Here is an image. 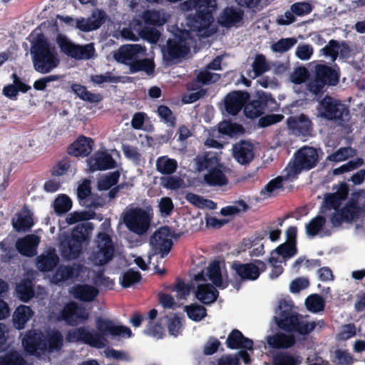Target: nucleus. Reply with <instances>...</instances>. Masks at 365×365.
<instances>
[{
	"label": "nucleus",
	"instance_id": "45",
	"mask_svg": "<svg viewBox=\"0 0 365 365\" xmlns=\"http://www.w3.org/2000/svg\"><path fill=\"white\" fill-rule=\"evenodd\" d=\"M185 198L190 203L201 208L215 210L217 207L216 204L213 201L205 199L204 197L194 193H187Z\"/></svg>",
	"mask_w": 365,
	"mask_h": 365
},
{
	"label": "nucleus",
	"instance_id": "21",
	"mask_svg": "<svg viewBox=\"0 0 365 365\" xmlns=\"http://www.w3.org/2000/svg\"><path fill=\"white\" fill-rule=\"evenodd\" d=\"M87 163L91 171L110 169L115 165L111 155L106 151L96 152L87 160Z\"/></svg>",
	"mask_w": 365,
	"mask_h": 365
},
{
	"label": "nucleus",
	"instance_id": "57",
	"mask_svg": "<svg viewBox=\"0 0 365 365\" xmlns=\"http://www.w3.org/2000/svg\"><path fill=\"white\" fill-rule=\"evenodd\" d=\"M244 112L246 116L255 118L263 113V107L259 101H252L245 107Z\"/></svg>",
	"mask_w": 365,
	"mask_h": 365
},
{
	"label": "nucleus",
	"instance_id": "22",
	"mask_svg": "<svg viewBox=\"0 0 365 365\" xmlns=\"http://www.w3.org/2000/svg\"><path fill=\"white\" fill-rule=\"evenodd\" d=\"M232 155L241 165L249 163L253 160L255 155L252 144L248 141H240L233 146Z\"/></svg>",
	"mask_w": 365,
	"mask_h": 365
},
{
	"label": "nucleus",
	"instance_id": "59",
	"mask_svg": "<svg viewBox=\"0 0 365 365\" xmlns=\"http://www.w3.org/2000/svg\"><path fill=\"white\" fill-rule=\"evenodd\" d=\"M289 124L302 133H307L310 128V122L304 115L299 116L297 119L290 118L289 120Z\"/></svg>",
	"mask_w": 365,
	"mask_h": 365
},
{
	"label": "nucleus",
	"instance_id": "34",
	"mask_svg": "<svg viewBox=\"0 0 365 365\" xmlns=\"http://www.w3.org/2000/svg\"><path fill=\"white\" fill-rule=\"evenodd\" d=\"M98 290L91 285L82 284L73 287L71 293L73 297L82 301H92L98 294Z\"/></svg>",
	"mask_w": 365,
	"mask_h": 365
},
{
	"label": "nucleus",
	"instance_id": "27",
	"mask_svg": "<svg viewBox=\"0 0 365 365\" xmlns=\"http://www.w3.org/2000/svg\"><path fill=\"white\" fill-rule=\"evenodd\" d=\"M58 259L56 251L53 249H48L38 257L36 267L41 272H48L57 264Z\"/></svg>",
	"mask_w": 365,
	"mask_h": 365
},
{
	"label": "nucleus",
	"instance_id": "30",
	"mask_svg": "<svg viewBox=\"0 0 365 365\" xmlns=\"http://www.w3.org/2000/svg\"><path fill=\"white\" fill-rule=\"evenodd\" d=\"M296 254V246L294 244L284 242L273 250L270 255L272 256V262H277L279 259L285 263L287 259L294 257Z\"/></svg>",
	"mask_w": 365,
	"mask_h": 365
},
{
	"label": "nucleus",
	"instance_id": "55",
	"mask_svg": "<svg viewBox=\"0 0 365 365\" xmlns=\"http://www.w3.org/2000/svg\"><path fill=\"white\" fill-rule=\"evenodd\" d=\"M307 309L312 312H317L323 309L324 303L321 296L312 294L305 301Z\"/></svg>",
	"mask_w": 365,
	"mask_h": 365
},
{
	"label": "nucleus",
	"instance_id": "62",
	"mask_svg": "<svg viewBox=\"0 0 365 365\" xmlns=\"http://www.w3.org/2000/svg\"><path fill=\"white\" fill-rule=\"evenodd\" d=\"M145 333L156 339H161L165 334V331L161 325L151 321L145 329Z\"/></svg>",
	"mask_w": 365,
	"mask_h": 365
},
{
	"label": "nucleus",
	"instance_id": "51",
	"mask_svg": "<svg viewBox=\"0 0 365 365\" xmlns=\"http://www.w3.org/2000/svg\"><path fill=\"white\" fill-rule=\"evenodd\" d=\"M187 317L193 321H200L206 316L205 309L200 305L194 304L185 307Z\"/></svg>",
	"mask_w": 365,
	"mask_h": 365
},
{
	"label": "nucleus",
	"instance_id": "8",
	"mask_svg": "<svg viewBox=\"0 0 365 365\" xmlns=\"http://www.w3.org/2000/svg\"><path fill=\"white\" fill-rule=\"evenodd\" d=\"M199 170H207L203 180L209 186H224L228 182L226 168L220 163L217 153H207L198 160Z\"/></svg>",
	"mask_w": 365,
	"mask_h": 365
},
{
	"label": "nucleus",
	"instance_id": "42",
	"mask_svg": "<svg viewBox=\"0 0 365 365\" xmlns=\"http://www.w3.org/2000/svg\"><path fill=\"white\" fill-rule=\"evenodd\" d=\"M240 19L241 14L240 11L232 8H227L220 16V22L226 26H231Z\"/></svg>",
	"mask_w": 365,
	"mask_h": 365
},
{
	"label": "nucleus",
	"instance_id": "4",
	"mask_svg": "<svg viewBox=\"0 0 365 365\" xmlns=\"http://www.w3.org/2000/svg\"><path fill=\"white\" fill-rule=\"evenodd\" d=\"M31 56L34 68L41 74L51 72L60 63L58 54L39 31H34L31 36Z\"/></svg>",
	"mask_w": 365,
	"mask_h": 365
},
{
	"label": "nucleus",
	"instance_id": "39",
	"mask_svg": "<svg viewBox=\"0 0 365 365\" xmlns=\"http://www.w3.org/2000/svg\"><path fill=\"white\" fill-rule=\"evenodd\" d=\"M282 188V178H277L270 180L260 191L262 199L271 197L278 194Z\"/></svg>",
	"mask_w": 365,
	"mask_h": 365
},
{
	"label": "nucleus",
	"instance_id": "3",
	"mask_svg": "<svg viewBox=\"0 0 365 365\" xmlns=\"http://www.w3.org/2000/svg\"><path fill=\"white\" fill-rule=\"evenodd\" d=\"M348 194V187L345 184H340L336 192L325 196L321 212L329 217L333 226L336 227L344 222L354 220L358 215L359 208L355 201L344 203Z\"/></svg>",
	"mask_w": 365,
	"mask_h": 365
},
{
	"label": "nucleus",
	"instance_id": "16",
	"mask_svg": "<svg viewBox=\"0 0 365 365\" xmlns=\"http://www.w3.org/2000/svg\"><path fill=\"white\" fill-rule=\"evenodd\" d=\"M173 235L167 227H163L155 231L150 237V245L154 250L153 255L160 253L163 258L170 250Z\"/></svg>",
	"mask_w": 365,
	"mask_h": 365
},
{
	"label": "nucleus",
	"instance_id": "58",
	"mask_svg": "<svg viewBox=\"0 0 365 365\" xmlns=\"http://www.w3.org/2000/svg\"><path fill=\"white\" fill-rule=\"evenodd\" d=\"M297 43L294 38H282L271 46L273 52L283 53L287 51Z\"/></svg>",
	"mask_w": 365,
	"mask_h": 365
},
{
	"label": "nucleus",
	"instance_id": "49",
	"mask_svg": "<svg viewBox=\"0 0 365 365\" xmlns=\"http://www.w3.org/2000/svg\"><path fill=\"white\" fill-rule=\"evenodd\" d=\"M218 129L220 133L230 137H233L243 133V129L240 125L226 121L220 123Z\"/></svg>",
	"mask_w": 365,
	"mask_h": 365
},
{
	"label": "nucleus",
	"instance_id": "52",
	"mask_svg": "<svg viewBox=\"0 0 365 365\" xmlns=\"http://www.w3.org/2000/svg\"><path fill=\"white\" fill-rule=\"evenodd\" d=\"M325 219L322 216L314 217L305 225L306 233L309 236H315L325 224Z\"/></svg>",
	"mask_w": 365,
	"mask_h": 365
},
{
	"label": "nucleus",
	"instance_id": "48",
	"mask_svg": "<svg viewBox=\"0 0 365 365\" xmlns=\"http://www.w3.org/2000/svg\"><path fill=\"white\" fill-rule=\"evenodd\" d=\"M134 24H135V21H134L132 24H131V26L133 28V29L139 33V34L140 35V36L148 41V42H150V43H156L159 38H160V32L155 29H143V30H140V28H136L135 26L134 25Z\"/></svg>",
	"mask_w": 365,
	"mask_h": 365
},
{
	"label": "nucleus",
	"instance_id": "54",
	"mask_svg": "<svg viewBox=\"0 0 365 365\" xmlns=\"http://www.w3.org/2000/svg\"><path fill=\"white\" fill-rule=\"evenodd\" d=\"M356 155V152L351 148H343L329 155L327 160L334 162H341Z\"/></svg>",
	"mask_w": 365,
	"mask_h": 365
},
{
	"label": "nucleus",
	"instance_id": "38",
	"mask_svg": "<svg viewBox=\"0 0 365 365\" xmlns=\"http://www.w3.org/2000/svg\"><path fill=\"white\" fill-rule=\"evenodd\" d=\"M96 216L95 212L91 210V207H89L88 210L71 212L67 215L66 221L68 224L73 225L78 222L93 219Z\"/></svg>",
	"mask_w": 365,
	"mask_h": 365
},
{
	"label": "nucleus",
	"instance_id": "1",
	"mask_svg": "<svg viewBox=\"0 0 365 365\" xmlns=\"http://www.w3.org/2000/svg\"><path fill=\"white\" fill-rule=\"evenodd\" d=\"M95 326L96 331L85 327L72 329L67 333V341L83 342L92 347L101 349L108 345V336L120 340L130 338L133 336L130 328L116 324L109 319L99 317L96 319Z\"/></svg>",
	"mask_w": 365,
	"mask_h": 365
},
{
	"label": "nucleus",
	"instance_id": "2",
	"mask_svg": "<svg viewBox=\"0 0 365 365\" xmlns=\"http://www.w3.org/2000/svg\"><path fill=\"white\" fill-rule=\"evenodd\" d=\"M222 263L212 262L205 270L195 274L191 281V287L195 289V295L197 300L205 304L215 302L218 292L215 287L225 288L227 287V276L223 272Z\"/></svg>",
	"mask_w": 365,
	"mask_h": 365
},
{
	"label": "nucleus",
	"instance_id": "7",
	"mask_svg": "<svg viewBox=\"0 0 365 365\" xmlns=\"http://www.w3.org/2000/svg\"><path fill=\"white\" fill-rule=\"evenodd\" d=\"M63 342L62 336L56 331H48L46 335L36 330L27 331L22 337V345L26 351L34 354L38 350L53 351L59 349Z\"/></svg>",
	"mask_w": 365,
	"mask_h": 365
},
{
	"label": "nucleus",
	"instance_id": "35",
	"mask_svg": "<svg viewBox=\"0 0 365 365\" xmlns=\"http://www.w3.org/2000/svg\"><path fill=\"white\" fill-rule=\"evenodd\" d=\"M13 83L6 86L3 88V94L9 98H15L18 92L26 93L31 89V86L24 83L16 76L14 73L12 75Z\"/></svg>",
	"mask_w": 365,
	"mask_h": 365
},
{
	"label": "nucleus",
	"instance_id": "11",
	"mask_svg": "<svg viewBox=\"0 0 365 365\" xmlns=\"http://www.w3.org/2000/svg\"><path fill=\"white\" fill-rule=\"evenodd\" d=\"M123 222L129 230L142 235L150 226V214L141 208H128L122 214Z\"/></svg>",
	"mask_w": 365,
	"mask_h": 365
},
{
	"label": "nucleus",
	"instance_id": "6",
	"mask_svg": "<svg viewBox=\"0 0 365 365\" xmlns=\"http://www.w3.org/2000/svg\"><path fill=\"white\" fill-rule=\"evenodd\" d=\"M217 6L215 0H187L181 5L183 11L195 10L198 16L189 26L193 31L200 33V36H210L215 32L212 26L214 19L211 15Z\"/></svg>",
	"mask_w": 365,
	"mask_h": 365
},
{
	"label": "nucleus",
	"instance_id": "63",
	"mask_svg": "<svg viewBox=\"0 0 365 365\" xmlns=\"http://www.w3.org/2000/svg\"><path fill=\"white\" fill-rule=\"evenodd\" d=\"M313 54V48L308 44H299L296 48L295 55L302 61L309 60Z\"/></svg>",
	"mask_w": 365,
	"mask_h": 365
},
{
	"label": "nucleus",
	"instance_id": "24",
	"mask_svg": "<svg viewBox=\"0 0 365 365\" xmlns=\"http://www.w3.org/2000/svg\"><path fill=\"white\" fill-rule=\"evenodd\" d=\"M84 272H86V269L77 264H73L71 267L61 266L50 278V281L52 283L57 284L67 279L77 278L80 275V273Z\"/></svg>",
	"mask_w": 365,
	"mask_h": 365
},
{
	"label": "nucleus",
	"instance_id": "17",
	"mask_svg": "<svg viewBox=\"0 0 365 365\" xmlns=\"http://www.w3.org/2000/svg\"><path fill=\"white\" fill-rule=\"evenodd\" d=\"M145 47L140 44H128L120 47L113 57L118 62L128 65L130 69L138 57L145 55Z\"/></svg>",
	"mask_w": 365,
	"mask_h": 365
},
{
	"label": "nucleus",
	"instance_id": "50",
	"mask_svg": "<svg viewBox=\"0 0 365 365\" xmlns=\"http://www.w3.org/2000/svg\"><path fill=\"white\" fill-rule=\"evenodd\" d=\"M72 207L71 199L65 195L58 196L53 202V208L57 214H62L68 212Z\"/></svg>",
	"mask_w": 365,
	"mask_h": 365
},
{
	"label": "nucleus",
	"instance_id": "37",
	"mask_svg": "<svg viewBox=\"0 0 365 365\" xmlns=\"http://www.w3.org/2000/svg\"><path fill=\"white\" fill-rule=\"evenodd\" d=\"M155 166L161 174H171L176 170L178 163L175 160L168 156H161L157 159Z\"/></svg>",
	"mask_w": 365,
	"mask_h": 365
},
{
	"label": "nucleus",
	"instance_id": "32",
	"mask_svg": "<svg viewBox=\"0 0 365 365\" xmlns=\"http://www.w3.org/2000/svg\"><path fill=\"white\" fill-rule=\"evenodd\" d=\"M267 344L274 348L287 349L295 343L294 337L291 334L278 333L267 337Z\"/></svg>",
	"mask_w": 365,
	"mask_h": 365
},
{
	"label": "nucleus",
	"instance_id": "47",
	"mask_svg": "<svg viewBox=\"0 0 365 365\" xmlns=\"http://www.w3.org/2000/svg\"><path fill=\"white\" fill-rule=\"evenodd\" d=\"M140 278L141 276L138 272L128 269L122 274L119 281L122 287L127 288L138 283Z\"/></svg>",
	"mask_w": 365,
	"mask_h": 365
},
{
	"label": "nucleus",
	"instance_id": "31",
	"mask_svg": "<svg viewBox=\"0 0 365 365\" xmlns=\"http://www.w3.org/2000/svg\"><path fill=\"white\" fill-rule=\"evenodd\" d=\"M228 347L231 349L243 348L252 349L253 342L251 339L245 338L238 330H233L227 339Z\"/></svg>",
	"mask_w": 365,
	"mask_h": 365
},
{
	"label": "nucleus",
	"instance_id": "56",
	"mask_svg": "<svg viewBox=\"0 0 365 365\" xmlns=\"http://www.w3.org/2000/svg\"><path fill=\"white\" fill-rule=\"evenodd\" d=\"M120 177L118 172H113L109 175L102 176L98 181V189L106 190L115 185Z\"/></svg>",
	"mask_w": 365,
	"mask_h": 365
},
{
	"label": "nucleus",
	"instance_id": "53",
	"mask_svg": "<svg viewBox=\"0 0 365 365\" xmlns=\"http://www.w3.org/2000/svg\"><path fill=\"white\" fill-rule=\"evenodd\" d=\"M26 361L17 351L5 354L0 358V365H25Z\"/></svg>",
	"mask_w": 365,
	"mask_h": 365
},
{
	"label": "nucleus",
	"instance_id": "15",
	"mask_svg": "<svg viewBox=\"0 0 365 365\" xmlns=\"http://www.w3.org/2000/svg\"><path fill=\"white\" fill-rule=\"evenodd\" d=\"M57 44L65 54L78 59H88L93 56L94 48L92 44L81 46L72 43L66 36L59 35Z\"/></svg>",
	"mask_w": 365,
	"mask_h": 365
},
{
	"label": "nucleus",
	"instance_id": "12",
	"mask_svg": "<svg viewBox=\"0 0 365 365\" xmlns=\"http://www.w3.org/2000/svg\"><path fill=\"white\" fill-rule=\"evenodd\" d=\"M191 34L189 31H182L168 41L167 47L163 50V58L171 61L184 56L189 51Z\"/></svg>",
	"mask_w": 365,
	"mask_h": 365
},
{
	"label": "nucleus",
	"instance_id": "41",
	"mask_svg": "<svg viewBox=\"0 0 365 365\" xmlns=\"http://www.w3.org/2000/svg\"><path fill=\"white\" fill-rule=\"evenodd\" d=\"M252 66L254 73L252 78L259 76L270 69L269 63L262 54H257L255 56Z\"/></svg>",
	"mask_w": 365,
	"mask_h": 365
},
{
	"label": "nucleus",
	"instance_id": "64",
	"mask_svg": "<svg viewBox=\"0 0 365 365\" xmlns=\"http://www.w3.org/2000/svg\"><path fill=\"white\" fill-rule=\"evenodd\" d=\"M300 363L298 358L286 354L278 355L274 359V365H299Z\"/></svg>",
	"mask_w": 365,
	"mask_h": 365
},
{
	"label": "nucleus",
	"instance_id": "40",
	"mask_svg": "<svg viewBox=\"0 0 365 365\" xmlns=\"http://www.w3.org/2000/svg\"><path fill=\"white\" fill-rule=\"evenodd\" d=\"M155 69V63L152 58H143L141 60L136 59L135 62L132 64L130 69L131 73L138 71H144L148 75L153 74Z\"/></svg>",
	"mask_w": 365,
	"mask_h": 365
},
{
	"label": "nucleus",
	"instance_id": "19",
	"mask_svg": "<svg viewBox=\"0 0 365 365\" xmlns=\"http://www.w3.org/2000/svg\"><path fill=\"white\" fill-rule=\"evenodd\" d=\"M232 267L241 279L255 280L259 277L260 272L265 270L266 266L263 262L256 260L247 264L234 262Z\"/></svg>",
	"mask_w": 365,
	"mask_h": 365
},
{
	"label": "nucleus",
	"instance_id": "61",
	"mask_svg": "<svg viewBox=\"0 0 365 365\" xmlns=\"http://www.w3.org/2000/svg\"><path fill=\"white\" fill-rule=\"evenodd\" d=\"M340 51V46L336 41H331L329 44L321 50L323 55L329 56L331 61H334Z\"/></svg>",
	"mask_w": 365,
	"mask_h": 365
},
{
	"label": "nucleus",
	"instance_id": "25",
	"mask_svg": "<svg viewBox=\"0 0 365 365\" xmlns=\"http://www.w3.org/2000/svg\"><path fill=\"white\" fill-rule=\"evenodd\" d=\"M38 237L34 235H29L19 239L16 243L18 251L25 256H34L36 254V247L39 244Z\"/></svg>",
	"mask_w": 365,
	"mask_h": 365
},
{
	"label": "nucleus",
	"instance_id": "60",
	"mask_svg": "<svg viewBox=\"0 0 365 365\" xmlns=\"http://www.w3.org/2000/svg\"><path fill=\"white\" fill-rule=\"evenodd\" d=\"M246 208H247L246 204L242 201H240V202H237L232 205H229L225 207H223L220 210V213L222 214V215H224V216L234 215L240 212L245 211L246 210Z\"/></svg>",
	"mask_w": 365,
	"mask_h": 365
},
{
	"label": "nucleus",
	"instance_id": "10",
	"mask_svg": "<svg viewBox=\"0 0 365 365\" xmlns=\"http://www.w3.org/2000/svg\"><path fill=\"white\" fill-rule=\"evenodd\" d=\"M93 230L90 222L78 225L72 232L71 238L61 242L62 255L67 258H76L81 251L82 244L89 237Z\"/></svg>",
	"mask_w": 365,
	"mask_h": 365
},
{
	"label": "nucleus",
	"instance_id": "43",
	"mask_svg": "<svg viewBox=\"0 0 365 365\" xmlns=\"http://www.w3.org/2000/svg\"><path fill=\"white\" fill-rule=\"evenodd\" d=\"M72 90L80 98L91 103H97L101 99L100 95L89 92L84 86L79 84H73Z\"/></svg>",
	"mask_w": 365,
	"mask_h": 365
},
{
	"label": "nucleus",
	"instance_id": "20",
	"mask_svg": "<svg viewBox=\"0 0 365 365\" xmlns=\"http://www.w3.org/2000/svg\"><path fill=\"white\" fill-rule=\"evenodd\" d=\"M106 14L101 10H94L88 18L76 19V28L83 32H88L98 29L105 20Z\"/></svg>",
	"mask_w": 365,
	"mask_h": 365
},
{
	"label": "nucleus",
	"instance_id": "18",
	"mask_svg": "<svg viewBox=\"0 0 365 365\" xmlns=\"http://www.w3.org/2000/svg\"><path fill=\"white\" fill-rule=\"evenodd\" d=\"M89 318V314L86 309L78 306L75 302L66 304L62 309L58 319L64 320L70 325H76L86 322Z\"/></svg>",
	"mask_w": 365,
	"mask_h": 365
},
{
	"label": "nucleus",
	"instance_id": "5",
	"mask_svg": "<svg viewBox=\"0 0 365 365\" xmlns=\"http://www.w3.org/2000/svg\"><path fill=\"white\" fill-rule=\"evenodd\" d=\"M274 317L279 327L299 334H307L317 327L321 328L324 324L322 321H311L307 317L297 315L293 312L292 305L284 300L279 302Z\"/></svg>",
	"mask_w": 365,
	"mask_h": 365
},
{
	"label": "nucleus",
	"instance_id": "13",
	"mask_svg": "<svg viewBox=\"0 0 365 365\" xmlns=\"http://www.w3.org/2000/svg\"><path fill=\"white\" fill-rule=\"evenodd\" d=\"M96 246L93 250L90 259L96 265H103L110 262L114 255L115 248L110 236L106 233L98 235Z\"/></svg>",
	"mask_w": 365,
	"mask_h": 365
},
{
	"label": "nucleus",
	"instance_id": "29",
	"mask_svg": "<svg viewBox=\"0 0 365 365\" xmlns=\"http://www.w3.org/2000/svg\"><path fill=\"white\" fill-rule=\"evenodd\" d=\"M14 228L18 231H26L34 225L32 213L27 208L22 209L15 217L12 219Z\"/></svg>",
	"mask_w": 365,
	"mask_h": 365
},
{
	"label": "nucleus",
	"instance_id": "46",
	"mask_svg": "<svg viewBox=\"0 0 365 365\" xmlns=\"http://www.w3.org/2000/svg\"><path fill=\"white\" fill-rule=\"evenodd\" d=\"M168 324V329L170 335L177 336L180 334L182 328V319L175 315L163 319Z\"/></svg>",
	"mask_w": 365,
	"mask_h": 365
},
{
	"label": "nucleus",
	"instance_id": "14",
	"mask_svg": "<svg viewBox=\"0 0 365 365\" xmlns=\"http://www.w3.org/2000/svg\"><path fill=\"white\" fill-rule=\"evenodd\" d=\"M317 110L318 116L328 120L339 119L348 113L344 104L329 96L319 102Z\"/></svg>",
	"mask_w": 365,
	"mask_h": 365
},
{
	"label": "nucleus",
	"instance_id": "9",
	"mask_svg": "<svg viewBox=\"0 0 365 365\" xmlns=\"http://www.w3.org/2000/svg\"><path fill=\"white\" fill-rule=\"evenodd\" d=\"M317 160L318 154L314 148L303 147L296 153L294 162L286 167L287 178H295L302 171L314 168Z\"/></svg>",
	"mask_w": 365,
	"mask_h": 365
},
{
	"label": "nucleus",
	"instance_id": "28",
	"mask_svg": "<svg viewBox=\"0 0 365 365\" xmlns=\"http://www.w3.org/2000/svg\"><path fill=\"white\" fill-rule=\"evenodd\" d=\"M33 310L26 305L19 306L13 314L12 321L17 329H23L26 324L32 318Z\"/></svg>",
	"mask_w": 365,
	"mask_h": 365
},
{
	"label": "nucleus",
	"instance_id": "44",
	"mask_svg": "<svg viewBox=\"0 0 365 365\" xmlns=\"http://www.w3.org/2000/svg\"><path fill=\"white\" fill-rule=\"evenodd\" d=\"M17 297L23 302H28L33 296L34 291L31 281H23L16 288Z\"/></svg>",
	"mask_w": 365,
	"mask_h": 365
},
{
	"label": "nucleus",
	"instance_id": "33",
	"mask_svg": "<svg viewBox=\"0 0 365 365\" xmlns=\"http://www.w3.org/2000/svg\"><path fill=\"white\" fill-rule=\"evenodd\" d=\"M316 74L317 78L324 84L334 86L339 81L337 72L324 65H319L316 67Z\"/></svg>",
	"mask_w": 365,
	"mask_h": 365
},
{
	"label": "nucleus",
	"instance_id": "36",
	"mask_svg": "<svg viewBox=\"0 0 365 365\" xmlns=\"http://www.w3.org/2000/svg\"><path fill=\"white\" fill-rule=\"evenodd\" d=\"M142 18L147 24L161 26L167 22L169 16L163 11H146Z\"/></svg>",
	"mask_w": 365,
	"mask_h": 365
},
{
	"label": "nucleus",
	"instance_id": "23",
	"mask_svg": "<svg viewBox=\"0 0 365 365\" xmlns=\"http://www.w3.org/2000/svg\"><path fill=\"white\" fill-rule=\"evenodd\" d=\"M248 99V95L241 91L228 93L224 100L226 111L231 115H236Z\"/></svg>",
	"mask_w": 365,
	"mask_h": 365
},
{
	"label": "nucleus",
	"instance_id": "26",
	"mask_svg": "<svg viewBox=\"0 0 365 365\" xmlns=\"http://www.w3.org/2000/svg\"><path fill=\"white\" fill-rule=\"evenodd\" d=\"M93 149V141L86 137L78 138L68 148V153L76 157L86 156Z\"/></svg>",
	"mask_w": 365,
	"mask_h": 365
}]
</instances>
